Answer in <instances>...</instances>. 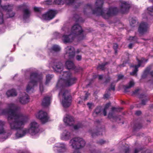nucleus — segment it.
<instances>
[{
  "label": "nucleus",
  "instance_id": "nucleus-39",
  "mask_svg": "<svg viewBox=\"0 0 153 153\" xmlns=\"http://www.w3.org/2000/svg\"><path fill=\"white\" fill-rule=\"evenodd\" d=\"M74 17L75 19L76 22L79 21L80 19L79 16L76 14H74Z\"/></svg>",
  "mask_w": 153,
  "mask_h": 153
},
{
  "label": "nucleus",
  "instance_id": "nucleus-58",
  "mask_svg": "<svg viewBox=\"0 0 153 153\" xmlns=\"http://www.w3.org/2000/svg\"><path fill=\"white\" fill-rule=\"evenodd\" d=\"M117 108L115 107H113L111 108V110L112 111H118V110H117Z\"/></svg>",
  "mask_w": 153,
  "mask_h": 153
},
{
  "label": "nucleus",
  "instance_id": "nucleus-32",
  "mask_svg": "<svg viewBox=\"0 0 153 153\" xmlns=\"http://www.w3.org/2000/svg\"><path fill=\"white\" fill-rule=\"evenodd\" d=\"M142 92V89L140 88H137L135 90L133 91V94L135 95L138 94Z\"/></svg>",
  "mask_w": 153,
  "mask_h": 153
},
{
  "label": "nucleus",
  "instance_id": "nucleus-38",
  "mask_svg": "<svg viewBox=\"0 0 153 153\" xmlns=\"http://www.w3.org/2000/svg\"><path fill=\"white\" fill-rule=\"evenodd\" d=\"M113 49L115 51V53H117V49L118 48V45L117 43H114V44L113 47Z\"/></svg>",
  "mask_w": 153,
  "mask_h": 153
},
{
  "label": "nucleus",
  "instance_id": "nucleus-60",
  "mask_svg": "<svg viewBox=\"0 0 153 153\" xmlns=\"http://www.w3.org/2000/svg\"><path fill=\"white\" fill-rule=\"evenodd\" d=\"M103 75H99V79L100 80L102 79L103 78Z\"/></svg>",
  "mask_w": 153,
  "mask_h": 153
},
{
  "label": "nucleus",
  "instance_id": "nucleus-5",
  "mask_svg": "<svg viewBox=\"0 0 153 153\" xmlns=\"http://www.w3.org/2000/svg\"><path fill=\"white\" fill-rule=\"evenodd\" d=\"M85 143L82 138L75 137L71 139L69 142V145L75 149H79L84 147Z\"/></svg>",
  "mask_w": 153,
  "mask_h": 153
},
{
  "label": "nucleus",
  "instance_id": "nucleus-42",
  "mask_svg": "<svg viewBox=\"0 0 153 153\" xmlns=\"http://www.w3.org/2000/svg\"><path fill=\"white\" fill-rule=\"evenodd\" d=\"M114 83H112L110 86V87L109 88V91L111 90H112L113 91H114L115 90V85L113 84Z\"/></svg>",
  "mask_w": 153,
  "mask_h": 153
},
{
  "label": "nucleus",
  "instance_id": "nucleus-11",
  "mask_svg": "<svg viewBox=\"0 0 153 153\" xmlns=\"http://www.w3.org/2000/svg\"><path fill=\"white\" fill-rule=\"evenodd\" d=\"M149 27L148 23L146 22H141L138 28V31L141 34H143L147 32Z\"/></svg>",
  "mask_w": 153,
  "mask_h": 153
},
{
  "label": "nucleus",
  "instance_id": "nucleus-34",
  "mask_svg": "<svg viewBox=\"0 0 153 153\" xmlns=\"http://www.w3.org/2000/svg\"><path fill=\"white\" fill-rule=\"evenodd\" d=\"M136 23V20L133 18H131L130 22V25L132 27H134Z\"/></svg>",
  "mask_w": 153,
  "mask_h": 153
},
{
  "label": "nucleus",
  "instance_id": "nucleus-48",
  "mask_svg": "<svg viewBox=\"0 0 153 153\" xmlns=\"http://www.w3.org/2000/svg\"><path fill=\"white\" fill-rule=\"evenodd\" d=\"M91 133L92 137H95V136L98 135V133L97 132H96L95 131H91Z\"/></svg>",
  "mask_w": 153,
  "mask_h": 153
},
{
  "label": "nucleus",
  "instance_id": "nucleus-57",
  "mask_svg": "<svg viewBox=\"0 0 153 153\" xmlns=\"http://www.w3.org/2000/svg\"><path fill=\"white\" fill-rule=\"evenodd\" d=\"M141 64H140V63H138L137 65H135L134 66V68H137V69H138V68L141 66Z\"/></svg>",
  "mask_w": 153,
  "mask_h": 153
},
{
  "label": "nucleus",
  "instance_id": "nucleus-26",
  "mask_svg": "<svg viewBox=\"0 0 153 153\" xmlns=\"http://www.w3.org/2000/svg\"><path fill=\"white\" fill-rule=\"evenodd\" d=\"M151 68V66H149L146 68L142 75L141 77L142 79H145L146 77Z\"/></svg>",
  "mask_w": 153,
  "mask_h": 153
},
{
  "label": "nucleus",
  "instance_id": "nucleus-23",
  "mask_svg": "<svg viewBox=\"0 0 153 153\" xmlns=\"http://www.w3.org/2000/svg\"><path fill=\"white\" fill-rule=\"evenodd\" d=\"M29 100V96H21L19 99L20 102L23 104L27 103Z\"/></svg>",
  "mask_w": 153,
  "mask_h": 153
},
{
  "label": "nucleus",
  "instance_id": "nucleus-19",
  "mask_svg": "<svg viewBox=\"0 0 153 153\" xmlns=\"http://www.w3.org/2000/svg\"><path fill=\"white\" fill-rule=\"evenodd\" d=\"M63 65L62 63L60 62H56L54 63L53 68L54 70L57 72H59V70L61 69Z\"/></svg>",
  "mask_w": 153,
  "mask_h": 153
},
{
  "label": "nucleus",
  "instance_id": "nucleus-4",
  "mask_svg": "<svg viewBox=\"0 0 153 153\" xmlns=\"http://www.w3.org/2000/svg\"><path fill=\"white\" fill-rule=\"evenodd\" d=\"M42 76L37 72H31L30 76V81L27 86L26 91L29 92L33 89L34 87L37 85L38 82H40L42 81Z\"/></svg>",
  "mask_w": 153,
  "mask_h": 153
},
{
  "label": "nucleus",
  "instance_id": "nucleus-29",
  "mask_svg": "<svg viewBox=\"0 0 153 153\" xmlns=\"http://www.w3.org/2000/svg\"><path fill=\"white\" fill-rule=\"evenodd\" d=\"M109 63L108 62H106L101 64H99L97 67L98 69H100L102 71H104L105 69V66L106 65L109 64Z\"/></svg>",
  "mask_w": 153,
  "mask_h": 153
},
{
  "label": "nucleus",
  "instance_id": "nucleus-45",
  "mask_svg": "<svg viewBox=\"0 0 153 153\" xmlns=\"http://www.w3.org/2000/svg\"><path fill=\"white\" fill-rule=\"evenodd\" d=\"M147 10H148L149 13H150V12H153V5L152 6L148 7L147 8Z\"/></svg>",
  "mask_w": 153,
  "mask_h": 153
},
{
  "label": "nucleus",
  "instance_id": "nucleus-46",
  "mask_svg": "<svg viewBox=\"0 0 153 153\" xmlns=\"http://www.w3.org/2000/svg\"><path fill=\"white\" fill-rule=\"evenodd\" d=\"M124 76L121 74H119L117 75L118 78L117 80V82L118 81L122 79L124 77Z\"/></svg>",
  "mask_w": 153,
  "mask_h": 153
},
{
  "label": "nucleus",
  "instance_id": "nucleus-44",
  "mask_svg": "<svg viewBox=\"0 0 153 153\" xmlns=\"http://www.w3.org/2000/svg\"><path fill=\"white\" fill-rule=\"evenodd\" d=\"M39 89L40 92L42 93L44 90V87L43 84L41 82H40Z\"/></svg>",
  "mask_w": 153,
  "mask_h": 153
},
{
  "label": "nucleus",
  "instance_id": "nucleus-21",
  "mask_svg": "<svg viewBox=\"0 0 153 153\" xmlns=\"http://www.w3.org/2000/svg\"><path fill=\"white\" fill-rule=\"evenodd\" d=\"M65 65L68 69H74L75 68V66L74 62L68 60L65 62Z\"/></svg>",
  "mask_w": 153,
  "mask_h": 153
},
{
  "label": "nucleus",
  "instance_id": "nucleus-40",
  "mask_svg": "<svg viewBox=\"0 0 153 153\" xmlns=\"http://www.w3.org/2000/svg\"><path fill=\"white\" fill-rule=\"evenodd\" d=\"M66 4L67 5H69L74 2V0H65Z\"/></svg>",
  "mask_w": 153,
  "mask_h": 153
},
{
  "label": "nucleus",
  "instance_id": "nucleus-13",
  "mask_svg": "<svg viewBox=\"0 0 153 153\" xmlns=\"http://www.w3.org/2000/svg\"><path fill=\"white\" fill-rule=\"evenodd\" d=\"M13 6V4H8L4 6L1 5L0 7L4 10L7 11L8 13H10V11H11L12 10ZM7 14L9 15L8 17H12L14 16L15 13L12 12L11 13H8Z\"/></svg>",
  "mask_w": 153,
  "mask_h": 153
},
{
  "label": "nucleus",
  "instance_id": "nucleus-28",
  "mask_svg": "<svg viewBox=\"0 0 153 153\" xmlns=\"http://www.w3.org/2000/svg\"><path fill=\"white\" fill-rule=\"evenodd\" d=\"M61 48L60 47L57 45H53L50 49L51 52L54 51L55 52H58L60 51Z\"/></svg>",
  "mask_w": 153,
  "mask_h": 153
},
{
  "label": "nucleus",
  "instance_id": "nucleus-51",
  "mask_svg": "<svg viewBox=\"0 0 153 153\" xmlns=\"http://www.w3.org/2000/svg\"><path fill=\"white\" fill-rule=\"evenodd\" d=\"M145 60V59L144 58H142L141 59L138 60V63H140V64H141V63L143 62V60Z\"/></svg>",
  "mask_w": 153,
  "mask_h": 153
},
{
  "label": "nucleus",
  "instance_id": "nucleus-6",
  "mask_svg": "<svg viewBox=\"0 0 153 153\" xmlns=\"http://www.w3.org/2000/svg\"><path fill=\"white\" fill-rule=\"evenodd\" d=\"M63 75L65 78L64 80L65 86L69 87L76 83L77 79L73 76L70 72H64Z\"/></svg>",
  "mask_w": 153,
  "mask_h": 153
},
{
  "label": "nucleus",
  "instance_id": "nucleus-41",
  "mask_svg": "<svg viewBox=\"0 0 153 153\" xmlns=\"http://www.w3.org/2000/svg\"><path fill=\"white\" fill-rule=\"evenodd\" d=\"M138 71V69H137V68H134V70L133 71L132 73H131L130 74L132 75H134L137 74Z\"/></svg>",
  "mask_w": 153,
  "mask_h": 153
},
{
  "label": "nucleus",
  "instance_id": "nucleus-33",
  "mask_svg": "<svg viewBox=\"0 0 153 153\" xmlns=\"http://www.w3.org/2000/svg\"><path fill=\"white\" fill-rule=\"evenodd\" d=\"M144 97L143 98V99L142 100L141 103L142 105H145L147 102L149 100V99L147 98V96H144Z\"/></svg>",
  "mask_w": 153,
  "mask_h": 153
},
{
  "label": "nucleus",
  "instance_id": "nucleus-49",
  "mask_svg": "<svg viewBox=\"0 0 153 153\" xmlns=\"http://www.w3.org/2000/svg\"><path fill=\"white\" fill-rule=\"evenodd\" d=\"M82 56L81 55H78L76 56V59L78 61H81L82 59Z\"/></svg>",
  "mask_w": 153,
  "mask_h": 153
},
{
  "label": "nucleus",
  "instance_id": "nucleus-22",
  "mask_svg": "<svg viewBox=\"0 0 153 153\" xmlns=\"http://www.w3.org/2000/svg\"><path fill=\"white\" fill-rule=\"evenodd\" d=\"M59 96H70V91L64 88H62L59 93Z\"/></svg>",
  "mask_w": 153,
  "mask_h": 153
},
{
  "label": "nucleus",
  "instance_id": "nucleus-53",
  "mask_svg": "<svg viewBox=\"0 0 153 153\" xmlns=\"http://www.w3.org/2000/svg\"><path fill=\"white\" fill-rule=\"evenodd\" d=\"M87 105L90 109L91 108V107L93 106V104L92 103H88L87 104Z\"/></svg>",
  "mask_w": 153,
  "mask_h": 153
},
{
  "label": "nucleus",
  "instance_id": "nucleus-16",
  "mask_svg": "<svg viewBox=\"0 0 153 153\" xmlns=\"http://www.w3.org/2000/svg\"><path fill=\"white\" fill-rule=\"evenodd\" d=\"M63 120L66 125L69 126L73 125L74 123L73 117L69 115H66V117L64 118Z\"/></svg>",
  "mask_w": 153,
  "mask_h": 153
},
{
  "label": "nucleus",
  "instance_id": "nucleus-64",
  "mask_svg": "<svg viewBox=\"0 0 153 153\" xmlns=\"http://www.w3.org/2000/svg\"><path fill=\"white\" fill-rule=\"evenodd\" d=\"M150 74L152 76H153V71L150 72Z\"/></svg>",
  "mask_w": 153,
  "mask_h": 153
},
{
  "label": "nucleus",
  "instance_id": "nucleus-14",
  "mask_svg": "<svg viewBox=\"0 0 153 153\" xmlns=\"http://www.w3.org/2000/svg\"><path fill=\"white\" fill-rule=\"evenodd\" d=\"M121 4L120 12L122 14L128 12L130 7V4L125 1H122Z\"/></svg>",
  "mask_w": 153,
  "mask_h": 153
},
{
  "label": "nucleus",
  "instance_id": "nucleus-8",
  "mask_svg": "<svg viewBox=\"0 0 153 153\" xmlns=\"http://www.w3.org/2000/svg\"><path fill=\"white\" fill-rule=\"evenodd\" d=\"M53 150L57 153H65L67 151L66 145L64 143H58L53 147Z\"/></svg>",
  "mask_w": 153,
  "mask_h": 153
},
{
  "label": "nucleus",
  "instance_id": "nucleus-2",
  "mask_svg": "<svg viewBox=\"0 0 153 153\" xmlns=\"http://www.w3.org/2000/svg\"><path fill=\"white\" fill-rule=\"evenodd\" d=\"M104 0H96L95 4L97 7L94 9H92V6L91 4H88L85 6L83 10L85 14H86V10H91L92 13L97 16H101L105 19H108L110 17L116 15L119 12V10L117 7H110L108 9L106 13L102 10V5L104 4Z\"/></svg>",
  "mask_w": 153,
  "mask_h": 153
},
{
  "label": "nucleus",
  "instance_id": "nucleus-37",
  "mask_svg": "<svg viewBox=\"0 0 153 153\" xmlns=\"http://www.w3.org/2000/svg\"><path fill=\"white\" fill-rule=\"evenodd\" d=\"M3 15L2 12L0 11V24L3 23Z\"/></svg>",
  "mask_w": 153,
  "mask_h": 153
},
{
  "label": "nucleus",
  "instance_id": "nucleus-54",
  "mask_svg": "<svg viewBox=\"0 0 153 153\" xmlns=\"http://www.w3.org/2000/svg\"><path fill=\"white\" fill-rule=\"evenodd\" d=\"M34 10L35 12H39V8L35 7L34 8Z\"/></svg>",
  "mask_w": 153,
  "mask_h": 153
},
{
  "label": "nucleus",
  "instance_id": "nucleus-15",
  "mask_svg": "<svg viewBox=\"0 0 153 153\" xmlns=\"http://www.w3.org/2000/svg\"><path fill=\"white\" fill-rule=\"evenodd\" d=\"M66 54H68V57L70 59L74 58L75 55L74 48L71 46H68L65 48Z\"/></svg>",
  "mask_w": 153,
  "mask_h": 153
},
{
  "label": "nucleus",
  "instance_id": "nucleus-7",
  "mask_svg": "<svg viewBox=\"0 0 153 153\" xmlns=\"http://www.w3.org/2000/svg\"><path fill=\"white\" fill-rule=\"evenodd\" d=\"M27 129L28 133L33 135L38 132L39 129V125L35 121H32L29 125V128Z\"/></svg>",
  "mask_w": 153,
  "mask_h": 153
},
{
  "label": "nucleus",
  "instance_id": "nucleus-59",
  "mask_svg": "<svg viewBox=\"0 0 153 153\" xmlns=\"http://www.w3.org/2000/svg\"><path fill=\"white\" fill-rule=\"evenodd\" d=\"M133 44L132 43H130L128 45V47L129 49H131L132 48Z\"/></svg>",
  "mask_w": 153,
  "mask_h": 153
},
{
  "label": "nucleus",
  "instance_id": "nucleus-20",
  "mask_svg": "<svg viewBox=\"0 0 153 153\" xmlns=\"http://www.w3.org/2000/svg\"><path fill=\"white\" fill-rule=\"evenodd\" d=\"M135 83L133 80L130 81L128 84L123 86V88L125 92L128 91V89H130L133 87Z\"/></svg>",
  "mask_w": 153,
  "mask_h": 153
},
{
  "label": "nucleus",
  "instance_id": "nucleus-9",
  "mask_svg": "<svg viewBox=\"0 0 153 153\" xmlns=\"http://www.w3.org/2000/svg\"><path fill=\"white\" fill-rule=\"evenodd\" d=\"M71 96H60V101L62 106L67 108L71 104L72 102Z\"/></svg>",
  "mask_w": 153,
  "mask_h": 153
},
{
  "label": "nucleus",
  "instance_id": "nucleus-55",
  "mask_svg": "<svg viewBox=\"0 0 153 153\" xmlns=\"http://www.w3.org/2000/svg\"><path fill=\"white\" fill-rule=\"evenodd\" d=\"M105 142L103 140H101L99 141L98 143L101 144H102L105 143Z\"/></svg>",
  "mask_w": 153,
  "mask_h": 153
},
{
  "label": "nucleus",
  "instance_id": "nucleus-35",
  "mask_svg": "<svg viewBox=\"0 0 153 153\" xmlns=\"http://www.w3.org/2000/svg\"><path fill=\"white\" fill-rule=\"evenodd\" d=\"M101 111V108L100 107L97 108L95 110V111L94 112V114H98Z\"/></svg>",
  "mask_w": 153,
  "mask_h": 153
},
{
  "label": "nucleus",
  "instance_id": "nucleus-47",
  "mask_svg": "<svg viewBox=\"0 0 153 153\" xmlns=\"http://www.w3.org/2000/svg\"><path fill=\"white\" fill-rule=\"evenodd\" d=\"M62 0H54V3L56 4H60L62 3Z\"/></svg>",
  "mask_w": 153,
  "mask_h": 153
},
{
  "label": "nucleus",
  "instance_id": "nucleus-27",
  "mask_svg": "<svg viewBox=\"0 0 153 153\" xmlns=\"http://www.w3.org/2000/svg\"><path fill=\"white\" fill-rule=\"evenodd\" d=\"M7 96H17L16 91L14 89H12L7 91L6 93Z\"/></svg>",
  "mask_w": 153,
  "mask_h": 153
},
{
  "label": "nucleus",
  "instance_id": "nucleus-62",
  "mask_svg": "<svg viewBox=\"0 0 153 153\" xmlns=\"http://www.w3.org/2000/svg\"><path fill=\"white\" fill-rule=\"evenodd\" d=\"M139 149H135L134 151V153H138V152H139Z\"/></svg>",
  "mask_w": 153,
  "mask_h": 153
},
{
  "label": "nucleus",
  "instance_id": "nucleus-61",
  "mask_svg": "<svg viewBox=\"0 0 153 153\" xmlns=\"http://www.w3.org/2000/svg\"><path fill=\"white\" fill-rule=\"evenodd\" d=\"M129 151V149L128 148H126L125 150V152L126 153H128Z\"/></svg>",
  "mask_w": 153,
  "mask_h": 153
},
{
  "label": "nucleus",
  "instance_id": "nucleus-17",
  "mask_svg": "<svg viewBox=\"0 0 153 153\" xmlns=\"http://www.w3.org/2000/svg\"><path fill=\"white\" fill-rule=\"evenodd\" d=\"M72 134L70 131L65 130L61 134V138L62 140L67 141L69 140Z\"/></svg>",
  "mask_w": 153,
  "mask_h": 153
},
{
  "label": "nucleus",
  "instance_id": "nucleus-50",
  "mask_svg": "<svg viewBox=\"0 0 153 153\" xmlns=\"http://www.w3.org/2000/svg\"><path fill=\"white\" fill-rule=\"evenodd\" d=\"M110 80H111V78H110V77L108 76V78H107L106 79V80L105 81V82L106 83H108L110 82Z\"/></svg>",
  "mask_w": 153,
  "mask_h": 153
},
{
  "label": "nucleus",
  "instance_id": "nucleus-52",
  "mask_svg": "<svg viewBox=\"0 0 153 153\" xmlns=\"http://www.w3.org/2000/svg\"><path fill=\"white\" fill-rule=\"evenodd\" d=\"M108 117L110 118L114 119V117L112 114L109 113L108 115Z\"/></svg>",
  "mask_w": 153,
  "mask_h": 153
},
{
  "label": "nucleus",
  "instance_id": "nucleus-12",
  "mask_svg": "<svg viewBox=\"0 0 153 153\" xmlns=\"http://www.w3.org/2000/svg\"><path fill=\"white\" fill-rule=\"evenodd\" d=\"M56 14L55 10H49L46 13L43 15V17L46 20H50L54 18Z\"/></svg>",
  "mask_w": 153,
  "mask_h": 153
},
{
  "label": "nucleus",
  "instance_id": "nucleus-36",
  "mask_svg": "<svg viewBox=\"0 0 153 153\" xmlns=\"http://www.w3.org/2000/svg\"><path fill=\"white\" fill-rule=\"evenodd\" d=\"M129 39V40L133 41L135 42H137L138 40L137 37L136 36H130Z\"/></svg>",
  "mask_w": 153,
  "mask_h": 153
},
{
  "label": "nucleus",
  "instance_id": "nucleus-1",
  "mask_svg": "<svg viewBox=\"0 0 153 153\" xmlns=\"http://www.w3.org/2000/svg\"><path fill=\"white\" fill-rule=\"evenodd\" d=\"M19 108L18 105L11 103L8 105L7 108L0 109V115L8 116L7 120L11 129L17 130L16 139L22 137L28 133L27 129L23 128L22 126L28 121L29 118L21 113L16 112Z\"/></svg>",
  "mask_w": 153,
  "mask_h": 153
},
{
  "label": "nucleus",
  "instance_id": "nucleus-25",
  "mask_svg": "<svg viewBox=\"0 0 153 153\" xmlns=\"http://www.w3.org/2000/svg\"><path fill=\"white\" fill-rule=\"evenodd\" d=\"M5 124L4 121L0 120V134H4L5 133L4 127Z\"/></svg>",
  "mask_w": 153,
  "mask_h": 153
},
{
  "label": "nucleus",
  "instance_id": "nucleus-43",
  "mask_svg": "<svg viewBox=\"0 0 153 153\" xmlns=\"http://www.w3.org/2000/svg\"><path fill=\"white\" fill-rule=\"evenodd\" d=\"M82 126L81 124L79 123L74 126V128L75 129H77L80 128L82 127Z\"/></svg>",
  "mask_w": 153,
  "mask_h": 153
},
{
  "label": "nucleus",
  "instance_id": "nucleus-56",
  "mask_svg": "<svg viewBox=\"0 0 153 153\" xmlns=\"http://www.w3.org/2000/svg\"><path fill=\"white\" fill-rule=\"evenodd\" d=\"M141 113V111H136L135 114L137 115H140Z\"/></svg>",
  "mask_w": 153,
  "mask_h": 153
},
{
  "label": "nucleus",
  "instance_id": "nucleus-18",
  "mask_svg": "<svg viewBox=\"0 0 153 153\" xmlns=\"http://www.w3.org/2000/svg\"><path fill=\"white\" fill-rule=\"evenodd\" d=\"M51 98L50 96H44L42 100V105L45 107L50 105L51 102Z\"/></svg>",
  "mask_w": 153,
  "mask_h": 153
},
{
  "label": "nucleus",
  "instance_id": "nucleus-30",
  "mask_svg": "<svg viewBox=\"0 0 153 153\" xmlns=\"http://www.w3.org/2000/svg\"><path fill=\"white\" fill-rule=\"evenodd\" d=\"M53 75L48 74L46 76V81L45 82L46 85L48 84L50 82L51 79L53 77Z\"/></svg>",
  "mask_w": 153,
  "mask_h": 153
},
{
  "label": "nucleus",
  "instance_id": "nucleus-31",
  "mask_svg": "<svg viewBox=\"0 0 153 153\" xmlns=\"http://www.w3.org/2000/svg\"><path fill=\"white\" fill-rule=\"evenodd\" d=\"M110 103H108L106 104L103 111V114L104 116H105L106 115V110L110 106Z\"/></svg>",
  "mask_w": 153,
  "mask_h": 153
},
{
  "label": "nucleus",
  "instance_id": "nucleus-3",
  "mask_svg": "<svg viewBox=\"0 0 153 153\" xmlns=\"http://www.w3.org/2000/svg\"><path fill=\"white\" fill-rule=\"evenodd\" d=\"M83 31L80 26L78 24H75L72 27L70 34L62 36V40L65 43L71 42L77 36L79 41L83 40L84 37L82 34Z\"/></svg>",
  "mask_w": 153,
  "mask_h": 153
},
{
  "label": "nucleus",
  "instance_id": "nucleus-24",
  "mask_svg": "<svg viewBox=\"0 0 153 153\" xmlns=\"http://www.w3.org/2000/svg\"><path fill=\"white\" fill-rule=\"evenodd\" d=\"M23 19L26 20L29 18L30 16V12L27 9H25L23 10Z\"/></svg>",
  "mask_w": 153,
  "mask_h": 153
},
{
  "label": "nucleus",
  "instance_id": "nucleus-10",
  "mask_svg": "<svg viewBox=\"0 0 153 153\" xmlns=\"http://www.w3.org/2000/svg\"><path fill=\"white\" fill-rule=\"evenodd\" d=\"M36 117L39 119L42 123H44L47 122L48 117L47 113L42 110H40L35 114Z\"/></svg>",
  "mask_w": 153,
  "mask_h": 153
},
{
  "label": "nucleus",
  "instance_id": "nucleus-63",
  "mask_svg": "<svg viewBox=\"0 0 153 153\" xmlns=\"http://www.w3.org/2000/svg\"><path fill=\"white\" fill-rule=\"evenodd\" d=\"M73 153H80L78 150H76Z\"/></svg>",
  "mask_w": 153,
  "mask_h": 153
}]
</instances>
